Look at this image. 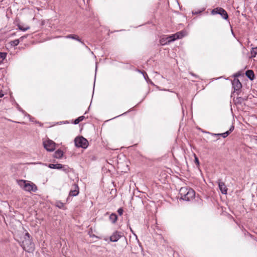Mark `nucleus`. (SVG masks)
I'll use <instances>...</instances> for the list:
<instances>
[{
    "label": "nucleus",
    "mask_w": 257,
    "mask_h": 257,
    "mask_svg": "<svg viewBox=\"0 0 257 257\" xmlns=\"http://www.w3.org/2000/svg\"><path fill=\"white\" fill-rule=\"evenodd\" d=\"M180 199L189 201L193 199L195 196V191L190 188L187 187H181L179 191Z\"/></svg>",
    "instance_id": "f257e3e1"
},
{
    "label": "nucleus",
    "mask_w": 257,
    "mask_h": 257,
    "mask_svg": "<svg viewBox=\"0 0 257 257\" xmlns=\"http://www.w3.org/2000/svg\"><path fill=\"white\" fill-rule=\"evenodd\" d=\"M23 248L29 252H33L35 248V245L30 239V235L28 232L25 233L24 239L21 244Z\"/></svg>",
    "instance_id": "f03ea898"
},
{
    "label": "nucleus",
    "mask_w": 257,
    "mask_h": 257,
    "mask_svg": "<svg viewBox=\"0 0 257 257\" xmlns=\"http://www.w3.org/2000/svg\"><path fill=\"white\" fill-rule=\"evenodd\" d=\"M17 182L20 187L26 191L35 192L38 190L37 186L29 181L20 180Z\"/></svg>",
    "instance_id": "7ed1b4c3"
},
{
    "label": "nucleus",
    "mask_w": 257,
    "mask_h": 257,
    "mask_svg": "<svg viewBox=\"0 0 257 257\" xmlns=\"http://www.w3.org/2000/svg\"><path fill=\"white\" fill-rule=\"evenodd\" d=\"M75 145L78 148L86 149L88 146V141L82 136L76 137L74 140Z\"/></svg>",
    "instance_id": "20e7f679"
},
{
    "label": "nucleus",
    "mask_w": 257,
    "mask_h": 257,
    "mask_svg": "<svg viewBox=\"0 0 257 257\" xmlns=\"http://www.w3.org/2000/svg\"><path fill=\"white\" fill-rule=\"evenodd\" d=\"M211 14H219L222 17V18L225 20L227 19L228 17L227 12L222 8H217L214 9L211 11Z\"/></svg>",
    "instance_id": "39448f33"
},
{
    "label": "nucleus",
    "mask_w": 257,
    "mask_h": 257,
    "mask_svg": "<svg viewBox=\"0 0 257 257\" xmlns=\"http://www.w3.org/2000/svg\"><path fill=\"white\" fill-rule=\"evenodd\" d=\"M45 149L49 152H53L55 149V143L52 140H48L43 142Z\"/></svg>",
    "instance_id": "423d86ee"
},
{
    "label": "nucleus",
    "mask_w": 257,
    "mask_h": 257,
    "mask_svg": "<svg viewBox=\"0 0 257 257\" xmlns=\"http://www.w3.org/2000/svg\"><path fill=\"white\" fill-rule=\"evenodd\" d=\"M184 36L183 33L182 31L177 32L172 35L166 37L169 43L173 42L177 39H181Z\"/></svg>",
    "instance_id": "0eeeda50"
},
{
    "label": "nucleus",
    "mask_w": 257,
    "mask_h": 257,
    "mask_svg": "<svg viewBox=\"0 0 257 257\" xmlns=\"http://www.w3.org/2000/svg\"><path fill=\"white\" fill-rule=\"evenodd\" d=\"M232 87L234 91L239 90L242 87V84L238 79L234 78L232 81Z\"/></svg>",
    "instance_id": "6e6552de"
},
{
    "label": "nucleus",
    "mask_w": 257,
    "mask_h": 257,
    "mask_svg": "<svg viewBox=\"0 0 257 257\" xmlns=\"http://www.w3.org/2000/svg\"><path fill=\"white\" fill-rule=\"evenodd\" d=\"M79 193V187L76 184H74L72 187L71 190L69 192V195L72 196H76Z\"/></svg>",
    "instance_id": "1a4fd4ad"
},
{
    "label": "nucleus",
    "mask_w": 257,
    "mask_h": 257,
    "mask_svg": "<svg viewBox=\"0 0 257 257\" xmlns=\"http://www.w3.org/2000/svg\"><path fill=\"white\" fill-rule=\"evenodd\" d=\"M218 187L222 194H226L227 193V188L223 182H221L220 180L218 181Z\"/></svg>",
    "instance_id": "9d476101"
},
{
    "label": "nucleus",
    "mask_w": 257,
    "mask_h": 257,
    "mask_svg": "<svg viewBox=\"0 0 257 257\" xmlns=\"http://www.w3.org/2000/svg\"><path fill=\"white\" fill-rule=\"evenodd\" d=\"M121 237V235L119 232L117 231L114 232L112 235L110 237V241L112 242L117 241Z\"/></svg>",
    "instance_id": "9b49d317"
},
{
    "label": "nucleus",
    "mask_w": 257,
    "mask_h": 257,
    "mask_svg": "<svg viewBox=\"0 0 257 257\" xmlns=\"http://www.w3.org/2000/svg\"><path fill=\"white\" fill-rule=\"evenodd\" d=\"M66 38L67 39H72L74 40H76L80 43H81L83 45H84V43L81 40V39L79 38V37L76 35H68L66 36Z\"/></svg>",
    "instance_id": "f8f14e48"
},
{
    "label": "nucleus",
    "mask_w": 257,
    "mask_h": 257,
    "mask_svg": "<svg viewBox=\"0 0 257 257\" xmlns=\"http://www.w3.org/2000/svg\"><path fill=\"white\" fill-rule=\"evenodd\" d=\"M245 75L251 80H253L254 78V73L252 70H247L245 72Z\"/></svg>",
    "instance_id": "ddd939ff"
},
{
    "label": "nucleus",
    "mask_w": 257,
    "mask_h": 257,
    "mask_svg": "<svg viewBox=\"0 0 257 257\" xmlns=\"http://www.w3.org/2000/svg\"><path fill=\"white\" fill-rule=\"evenodd\" d=\"M62 167V164H49L48 165V167L51 168V169H58V170H60L61 169V167Z\"/></svg>",
    "instance_id": "4468645a"
},
{
    "label": "nucleus",
    "mask_w": 257,
    "mask_h": 257,
    "mask_svg": "<svg viewBox=\"0 0 257 257\" xmlns=\"http://www.w3.org/2000/svg\"><path fill=\"white\" fill-rule=\"evenodd\" d=\"M109 220L112 223H115L117 220V216L115 213H112L109 216Z\"/></svg>",
    "instance_id": "2eb2a0df"
},
{
    "label": "nucleus",
    "mask_w": 257,
    "mask_h": 257,
    "mask_svg": "<svg viewBox=\"0 0 257 257\" xmlns=\"http://www.w3.org/2000/svg\"><path fill=\"white\" fill-rule=\"evenodd\" d=\"M63 151L60 150H58L55 152L54 157L57 159H60L63 156Z\"/></svg>",
    "instance_id": "dca6fc26"
},
{
    "label": "nucleus",
    "mask_w": 257,
    "mask_h": 257,
    "mask_svg": "<svg viewBox=\"0 0 257 257\" xmlns=\"http://www.w3.org/2000/svg\"><path fill=\"white\" fill-rule=\"evenodd\" d=\"M70 168L67 165L62 164V167H61L60 170H62L65 173H67L70 172Z\"/></svg>",
    "instance_id": "f3484780"
},
{
    "label": "nucleus",
    "mask_w": 257,
    "mask_h": 257,
    "mask_svg": "<svg viewBox=\"0 0 257 257\" xmlns=\"http://www.w3.org/2000/svg\"><path fill=\"white\" fill-rule=\"evenodd\" d=\"M7 55V53L0 52V64L3 62L4 59H6Z\"/></svg>",
    "instance_id": "a211bd4d"
},
{
    "label": "nucleus",
    "mask_w": 257,
    "mask_h": 257,
    "mask_svg": "<svg viewBox=\"0 0 257 257\" xmlns=\"http://www.w3.org/2000/svg\"><path fill=\"white\" fill-rule=\"evenodd\" d=\"M20 40L19 39H16L15 40H13V41H11L10 42V44H11V46H16L17 45H19V43H20Z\"/></svg>",
    "instance_id": "6ab92c4d"
},
{
    "label": "nucleus",
    "mask_w": 257,
    "mask_h": 257,
    "mask_svg": "<svg viewBox=\"0 0 257 257\" xmlns=\"http://www.w3.org/2000/svg\"><path fill=\"white\" fill-rule=\"evenodd\" d=\"M250 53L251 57H255L257 55V47L252 48Z\"/></svg>",
    "instance_id": "aec40b11"
},
{
    "label": "nucleus",
    "mask_w": 257,
    "mask_h": 257,
    "mask_svg": "<svg viewBox=\"0 0 257 257\" xmlns=\"http://www.w3.org/2000/svg\"><path fill=\"white\" fill-rule=\"evenodd\" d=\"M56 206L59 208L63 209L64 207V204L63 202L58 201L56 202Z\"/></svg>",
    "instance_id": "412c9836"
},
{
    "label": "nucleus",
    "mask_w": 257,
    "mask_h": 257,
    "mask_svg": "<svg viewBox=\"0 0 257 257\" xmlns=\"http://www.w3.org/2000/svg\"><path fill=\"white\" fill-rule=\"evenodd\" d=\"M84 118L85 117L84 116H79L74 120V123L75 124L79 123L80 121H82Z\"/></svg>",
    "instance_id": "4be33fe9"
},
{
    "label": "nucleus",
    "mask_w": 257,
    "mask_h": 257,
    "mask_svg": "<svg viewBox=\"0 0 257 257\" xmlns=\"http://www.w3.org/2000/svg\"><path fill=\"white\" fill-rule=\"evenodd\" d=\"M160 43L162 45H164L169 43L168 42V40L166 39V37H164L161 39Z\"/></svg>",
    "instance_id": "5701e85b"
},
{
    "label": "nucleus",
    "mask_w": 257,
    "mask_h": 257,
    "mask_svg": "<svg viewBox=\"0 0 257 257\" xmlns=\"http://www.w3.org/2000/svg\"><path fill=\"white\" fill-rule=\"evenodd\" d=\"M18 27L19 30H20L22 31H24V32L30 29V27H29V26L24 27L23 26H22V25H21L20 24H19L18 25Z\"/></svg>",
    "instance_id": "b1692460"
},
{
    "label": "nucleus",
    "mask_w": 257,
    "mask_h": 257,
    "mask_svg": "<svg viewBox=\"0 0 257 257\" xmlns=\"http://www.w3.org/2000/svg\"><path fill=\"white\" fill-rule=\"evenodd\" d=\"M229 135V134L228 133V132L227 131H226V132L225 133H221V136L223 138H226L228 135Z\"/></svg>",
    "instance_id": "393cba45"
},
{
    "label": "nucleus",
    "mask_w": 257,
    "mask_h": 257,
    "mask_svg": "<svg viewBox=\"0 0 257 257\" xmlns=\"http://www.w3.org/2000/svg\"><path fill=\"white\" fill-rule=\"evenodd\" d=\"M243 101V98L241 97H237L236 99V102L238 103H241Z\"/></svg>",
    "instance_id": "a878e982"
},
{
    "label": "nucleus",
    "mask_w": 257,
    "mask_h": 257,
    "mask_svg": "<svg viewBox=\"0 0 257 257\" xmlns=\"http://www.w3.org/2000/svg\"><path fill=\"white\" fill-rule=\"evenodd\" d=\"M123 210L122 208H119L117 210V213H118V214L119 215H121L123 214Z\"/></svg>",
    "instance_id": "bb28decb"
},
{
    "label": "nucleus",
    "mask_w": 257,
    "mask_h": 257,
    "mask_svg": "<svg viewBox=\"0 0 257 257\" xmlns=\"http://www.w3.org/2000/svg\"><path fill=\"white\" fill-rule=\"evenodd\" d=\"M233 130H234V126L231 125L230 128H229V130L228 131H227V132L230 134L233 131Z\"/></svg>",
    "instance_id": "cd10ccee"
},
{
    "label": "nucleus",
    "mask_w": 257,
    "mask_h": 257,
    "mask_svg": "<svg viewBox=\"0 0 257 257\" xmlns=\"http://www.w3.org/2000/svg\"><path fill=\"white\" fill-rule=\"evenodd\" d=\"M195 162L197 165H199V160L195 155Z\"/></svg>",
    "instance_id": "c85d7f7f"
},
{
    "label": "nucleus",
    "mask_w": 257,
    "mask_h": 257,
    "mask_svg": "<svg viewBox=\"0 0 257 257\" xmlns=\"http://www.w3.org/2000/svg\"><path fill=\"white\" fill-rule=\"evenodd\" d=\"M27 37V36H23L22 37H21L19 40H20V41H22L25 38H26Z\"/></svg>",
    "instance_id": "c756f323"
},
{
    "label": "nucleus",
    "mask_w": 257,
    "mask_h": 257,
    "mask_svg": "<svg viewBox=\"0 0 257 257\" xmlns=\"http://www.w3.org/2000/svg\"><path fill=\"white\" fill-rule=\"evenodd\" d=\"M142 73H143V74L144 75V77L145 79H147L146 77H148L147 74L145 72H142Z\"/></svg>",
    "instance_id": "7c9ffc66"
},
{
    "label": "nucleus",
    "mask_w": 257,
    "mask_h": 257,
    "mask_svg": "<svg viewBox=\"0 0 257 257\" xmlns=\"http://www.w3.org/2000/svg\"><path fill=\"white\" fill-rule=\"evenodd\" d=\"M4 96V93L2 90H0V98L3 97Z\"/></svg>",
    "instance_id": "2f4dec72"
},
{
    "label": "nucleus",
    "mask_w": 257,
    "mask_h": 257,
    "mask_svg": "<svg viewBox=\"0 0 257 257\" xmlns=\"http://www.w3.org/2000/svg\"><path fill=\"white\" fill-rule=\"evenodd\" d=\"M221 134H212L213 136H221Z\"/></svg>",
    "instance_id": "473e14b6"
},
{
    "label": "nucleus",
    "mask_w": 257,
    "mask_h": 257,
    "mask_svg": "<svg viewBox=\"0 0 257 257\" xmlns=\"http://www.w3.org/2000/svg\"><path fill=\"white\" fill-rule=\"evenodd\" d=\"M255 143L257 144V136L254 137Z\"/></svg>",
    "instance_id": "72a5a7b5"
},
{
    "label": "nucleus",
    "mask_w": 257,
    "mask_h": 257,
    "mask_svg": "<svg viewBox=\"0 0 257 257\" xmlns=\"http://www.w3.org/2000/svg\"><path fill=\"white\" fill-rule=\"evenodd\" d=\"M191 75H193V76H196V75H195V74H193V73H191Z\"/></svg>",
    "instance_id": "f704fd0d"
},
{
    "label": "nucleus",
    "mask_w": 257,
    "mask_h": 257,
    "mask_svg": "<svg viewBox=\"0 0 257 257\" xmlns=\"http://www.w3.org/2000/svg\"><path fill=\"white\" fill-rule=\"evenodd\" d=\"M193 14H197V12H195V13H194V12H193Z\"/></svg>",
    "instance_id": "c9c22d12"
}]
</instances>
